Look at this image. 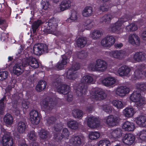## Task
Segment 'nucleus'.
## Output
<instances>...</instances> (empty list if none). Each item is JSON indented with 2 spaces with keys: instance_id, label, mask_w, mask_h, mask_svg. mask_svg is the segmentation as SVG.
I'll return each instance as SVG.
<instances>
[{
  "instance_id": "1",
  "label": "nucleus",
  "mask_w": 146,
  "mask_h": 146,
  "mask_svg": "<svg viewBox=\"0 0 146 146\" xmlns=\"http://www.w3.org/2000/svg\"><path fill=\"white\" fill-rule=\"evenodd\" d=\"M53 78L52 86L56 90L58 93L65 95L70 92V87L69 86L63 83V77L62 76L55 74L53 76Z\"/></svg>"
},
{
  "instance_id": "2",
  "label": "nucleus",
  "mask_w": 146,
  "mask_h": 146,
  "mask_svg": "<svg viewBox=\"0 0 146 146\" xmlns=\"http://www.w3.org/2000/svg\"><path fill=\"white\" fill-rule=\"evenodd\" d=\"M93 80L92 76L90 75L84 76L81 80L80 83L76 90V94L78 96H81L85 95L87 92V84L92 83Z\"/></svg>"
},
{
  "instance_id": "3",
  "label": "nucleus",
  "mask_w": 146,
  "mask_h": 146,
  "mask_svg": "<svg viewBox=\"0 0 146 146\" xmlns=\"http://www.w3.org/2000/svg\"><path fill=\"white\" fill-rule=\"evenodd\" d=\"M58 21L54 18L49 20L45 23V32L48 34H51L56 36L61 35L62 33L57 30Z\"/></svg>"
},
{
  "instance_id": "4",
  "label": "nucleus",
  "mask_w": 146,
  "mask_h": 146,
  "mask_svg": "<svg viewBox=\"0 0 146 146\" xmlns=\"http://www.w3.org/2000/svg\"><path fill=\"white\" fill-rule=\"evenodd\" d=\"M107 67V64L104 60L98 59L96 60V63H91L88 65V68L93 71L103 72Z\"/></svg>"
},
{
  "instance_id": "5",
  "label": "nucleus",
  "mask_w": 146,
  "mask_h": 146,
  "mask_svg": "<svg viewBox=\"0 0 146 146\" xmlns=\"http://www.w3.org/2000/svg\"><path fill=\"white\" fill-rule=\"evenodd\" d=\"M18 63L21 64H22V67L27 66L29 65L32 68H36L39 67V64L37 60L35 58L31 56L24 58L22 60H19L17 62Z\"/></svg>"
},
{
  "instance_id": "6",
  "label": "nucleus",
  "mask_w": 146,
  "mask_h": 146,
  "mask_svg": "<svg viewBox=\"0 0 146 146\" xmlns=\"http://www.w3.org/2000/svg\"><path fill=\"white\" fill-rule=\"evenodd\" d=\"M131 16L126 15H125L122 17L120 20L118 21L112 25L111 27L112 31L113 32L119 33L121 29L123 28V23L128 20H131Z\"/></svg>"
},
{
  "instance_id": "7",
  "label": "nucleus",
  "mask_w": 146,
  "mask_h": 146,
  "mask_svg": "<svg viewBox=\"0 0 146 146\" xmlns=\"http://www.w3.org/2000/svg\"><path fill=\"white\" fill-rule=\"evenodd\" d=\"M1 131L3 135L1 141L3 146H12L13 142L11 133L3 128H1Z\"/></svg>"
},
{
  "instance_id": "8",
  "label": "nucleus",
  "mask_w": 146,
  "mask_h": 146,
  "mask_svg": "<svg viewBox=\"0 0 146 146\" xmlns=\"http://www.w3.org/2000/svg\"><path fill=\"white\" fill-rule=\"evenodd\" d=\"M129 98L130 100L135 102L136 105L138 106H141L146 103L145 98L141 96L140 91H134L130 95Z\"/></svg>"
},
{
  "instance_id": "9",
  "label": "nucleus",
  "mask_w": 146,
  "mask_h": 146,
  "mask_svg": "<svg viewBox=\"0 0 146 146\" xmlns=\"http://www.w3.org/2000/svg\"><path fill=\"white\" fill-rule=\"evenodd\" d=\"M33 50L34 53L37 55L46 53L48 52L47 45L42 43H39L34 45Z\"/></svg>"
},
{
  "instance_id": "10",
  "label": "nucleus",
  "mask_w": 146,
  "mask_h": 146,
  "mask_svg": "<svg viewBox=\"0 0 146 146\" xmlns=\"http://www.w3.org/2000/svg\"><path fill=\"white\" fill-rule=\"evenodd\" d=\"M72 53L71 50H69L66 53L62 56V60L59 61L56 66V67L59 70L62 69L66 65L67 62L68 60L71 57Z\"/></svg>"
},
{
  "instance_id": "11",
  "label": "nucleus",
  "mask_w": 146,
  "mask_h": 146,
  "mask_svg": "<svg viewBox=\"0 0 146 146\" xmlns=\"http://www.w3.org/2000/svg\"><path fill=\"white\" fill-rule=\"evenodd\" d=\"M56 105V103L49 97L46 98L43 102L42 108L44 111H49Z\"/></svg>"
},
{
  "instance_id": "12",
  "label": "nucleus",
  "mask_w": 146,
  "mask_h": 146,
  "mask_svg": "<svg viewBox=\"0 0 146 146\" xmlns=\"http://www.w3.org/2000/svg\"><path fill=\"white\" fill-rule=\"evenodd\" d=\"M30 119L33 125H37L39 123L40 115L36 110H32L30 113Z\"/></svg>"
},
{
  "instance_id": "13",
  "label": "nucleus",
  "mask_w": 146,
  "mask_h": 146,
  "mask_svg": "<svg viewBox=\"0 0 146 146\" xmlns=\"http://www.w3.org/2000/svg\"><path fill=\"white\" fill-rule=\"evenodd\" d=\"M88 126L91 128H95L100 125V121L96 117L90 116L88 117L87 120Z\"/></svg>"
},
{
  "instance_id": "14",
  "label": "nucleus",
  "mask_w": 146,
  "mask_h": 146,
  "mask_svg": "<svg viewBox=\"0 0 146 146\" xmlns=\"http://www.w3.org/2000/svg\"><path fill=\"white\" fill-rule=\"evenodd\" d=\"M120 119L119 117L115 115L109 116L106 119V123L110 126H114L116 125L119 122Z\"/></svg>"
},
{
  "instance_id": "15",
  "label": "nucleus",
  "mask_w": 146,
  "mask_h": 146,
  "mask_svg": "<svg viewBox=\"0 0 146 146\" xmlns=\"http://www.w3.org/2000/svg\"><path fill=\"white\" fill-rule=\"evenodd\" d=\"M135 139V137L133 134L126 133L123 136L122 141L125 144L130 145L133 143Z\"/></svg>"
},
{
  "instance_id": "16",
  "label": "nucleus",
  "mask_w": 146,
  "mask_h": 146,
  "mask_svg": "<svg viewBox=\"0 0 146 146\" xmlns=\"http://www.w3.org/2000/svg\"><path fill=\"white\" fill-rule=\"evenodd\" d=\"M126 53L125 51L122 50H115L110 52V55L114 58L120 59L123 57Z\"/></svg>"
},
{
  "instance_id": "17",
  "label": "nucleus",
  "mask_w": 146,
  "mask_h": 146,
  "mask_svg": "<svg viewBox=\"0 0 146 146\" xmlns=\"http://www.w3.org/2000/svg\"><path fill=\"white\" fill-rule=\"evenodd\" d=\"M130 91L129 88L126 86H122L117 88L116 90V94L119 96H123L128 93Z\"/></svg>"
},
{
  "instance_id": "18",
  "label": "nucleus",
  "mask_w": 146,
  "mask_h": 146,
  "mask_svg": "<svg viewBox=\"0 0 146 146\" xmlns=\"http://www.w3.org/2000/svg\"><path fill=\"white\" fill-rule=\"evenodd\" d=\"M131 69L130 68L126 65H123L120 68L118 72L120 76H128L130 75Z\"/></svg>"
},
{
  "instance_id": "19",
  "label": "nucleus",
  "mask_w": 146,
  "mask_h": 146,
  "mask_svg": "<svg viewBox=\"0 0 146 146\" xmlns=\"http://www.w3.org/2000/svg\"><path fill=\"white\" fill-rule=\"evenodd\" d=\"M129 41L133 45H139L140 43V39L135 34L130 35L129 36Z\"/></svg>"
},
{
  "instance_id": "20",
  "label": "nucleus",
  "mask_w": 146,
  "mask_h": 146,
  "mask_svg": "<svg viewBox=\"0 0 146 146\" xmlns=\"http://www.w3.org/2000/svg\"><path fill=\"white\" fill-rule=\"evenodd\" d=\"M28 127L27 123L23 121H19L17 123V129L20 133H24Z\"/></svg>"
},
{
  "instance_id": "21",
  "label": "nucleus",
  "mask_w": 146,
  "mask_h": 146,
  "mask_svg": "<svg viewBox=\"0 0 146 146\" xmlns=\"http://www.w3.org/2000/svg\"><path fill=\"white\" fill-rule=\"evenodd\" d=\"M13 72L15 75L17 76L22 74L23 72L22 64L17 62L13 67Z\"/></svg>"
},
{
  "instance_id": "22",
  "label": "nucleus",
  "mask_w": 146,
  "mask_h": 146,
  "mask_svg": "<svg viewBox=\"0 0 146 146\" xmlns=\"http://www.w3.org/2000/svg\"><path fill=\"white\" fill-rule=\"evenodd\" d=\"M134 60L137 62H142L146 59V54L143 52H137L134 55Z\"/></svg>"
},
{
  "instance_id": "23",
  "label": "nucleus",
  "mask_w": 146,
  "mask_h": 146,
  "mask_svg": "<svg viewBox=\"0 0 146 146\" xmlns=\"http://www.w3.org/2000/svg\"><path fill=\"white\" fill-rule=\"evenodd\" d=\"M122 128L127 131H132L135 129V126L133 122L127 121L123 124Z\"/></svg>"
},
{
  "instance_id": "24",
  "label": "nucleus",
  "mask_w": 146,
  "mask_h": 146,
  "mask_svg": "<svg viewBox=\"0 0 146 146\" xmlns=\"http://www.w3.org/2000/svg\"><path fill=\"white\" fill-rule=\"evenodd\" d=\"M115 82V80L113 77H108L105 78L102 80V84L107 86H110L114 84Z\"/></svg>"
},
{
  "instance_id": "25",
  "label": "nucleus",
  "mask_w": 146,
  "mask_h": 146,
  "mask_svg": "<svg viewBox=\"0 0 146 146\" xmlns=\"http://www.w3.org/2000/svg\"><path fill=\"white\" fill-rule=\"evenodd\" d=\"M136 123L140 127H146V116L139 115L136 118Z\"/></svg>"
},
{
  "instance_id": "26",
  "label": "nucleus",
  "mask_w": 146,
  "mask_h": 146,
  "mask_svg": "<svg viewBox=\"0 0 146 146\" xmlns=\"http://www.w3.org/2000/svg\"><path fill=\"white\" fill-rule=\"evenodd\" d=\"M106 97V95L105 93L102 91L97 92L95 93L94 95L92 96V98L96 100H102L105 99Z\"/></svg>"
},
{
  "instance_id": "27",
  "label": "nucleus",
  "mask_w": 146,
  "mask_h": 146,
  "mask_svg": "<svg viewBox=\"0 0 146 146\" xmlns=\"http://www.w3.org/2000/svg\"><path fill=\"white\" fill-rule=\"evenodd\" d=\"M43 23L42 21L40 20H37L34 21L32 24L31 28L33 33L36 34L37 31H38L39 26Z\"/></svg>"
},
{
  "instance_id": "28",
  "label": "nucleus",
  "mask_w": 146,
  "mask_h": 146,
  "mask_svg": "<svg viewBox=\"0 0 146 146\" xmlns=\"http://www.w3.org/2000/svg\"><path fill=\"white\" fill-rule=\"evenodd\" d=\"M122 130L120 128H117L113 130L111 133V139L119 138L121 137L122 135Z\"/></svg>"
},
{
  "instance_id": "29",
  "label": "nucleus",
  "mask_w": 146,
  "mask_h": 146,
  "mask_svg": "<svg viewBox=\"0 0 146 146\" xmlns=\"http://www.w3.org/2000/svg\"><path fill=\"white\" fill-rule=\"evenodd\" d=\"M71 1L69 0L63 1L61 3L59 7L61 11H63L68 9L70 6Z\"/></svg>"
},
{
  "instance_id": "30",
  "label": "nucleus",
  "mask_w": 146,
  "mask_h": 146,
  "mask_svg": "<svg viewBox=\"0 0 146 146\" xmlns=\"http://www.w3.org/2000/svg\"><path fill=\"white\" fill-rule=\"evenodd\" d=\"M93 11V8L90 6L86 7L83 10L82 14L83 16L88 17L91 16Z\"/></svg>"
},
{
  "instance_id": "31",
  "label": "nucleus",
  "mask_w": 146,
  "mask_h": 146,
  "mask_svg": "<svg viewBox=\"0 0 146 146\" xmlns=\"http://www.w3.org/2000/svg\"><path fill=\"white\" fill-rule=\"evenodd\" d=\"M70 142L74 145L79 146L81 144V139L80 137L78 136H75L70 139Z\"/></svg>"
},
{
  "instance_id": "32",
  "label": "nucleus",
  "mask_w": 146,
  "mask_h": 146,
  "mask_svg": "<svg viewBox=\"0 0 146 146\" xmlns=\"http://www.w3.org/2000/svg\"><path fill=\"white\" fill-rule=\"evenodd\" d=\"M87 42V38L82 37L78 38L77 40V44L78 47L82 48L86 44Z\"/></svg>"
},
{
  "instance_id": "33",
  "label": "nucleus",
  "mask_w": 146,
  "mask_h": 146,
  "mask_svg": "<svg viewBox=\"0 0 146 146\" xmlns=\"http://www.w3.org/2000/svg\"><path fill=\"white\" fill-rule=\"evenodd\" d=\"M134 110L132 108H127L123 110V113L126 117H130L134 114Z\"/></svg>"
},
{
  "instance_id": "34",
  "label": "nucleus",
  "mask_w": 146,
  "mask_h": 146,
  "mask_svg": "<svg viewBox=\"0 0 146 146\" xmlns=\"http://www.w3.org/2000/svg\"><path fill=\"white\" fill-rule=\"evenodd\" d=\"M77 73L76 72L70 69L67 72L66 77L69 79H74L77 77Z\"/></svg>"
},
{
  "instance_id": "35",
  "label": "nucleus",
  "mask_w": 146,
  "mask_h": 146,
  "mask_svg": "<svg viewBox=\"0 0 146 146\" xmlns=\"http://www.w3.org/2000/svg\"><path fill=\"white\" fill-rule=\"evenodd\" d=\"M4 121L5 124L7 125H12L13 122V116L10 114H6L4 117Z\"/></svg>"
},
{
  "instance_id": "36",
  "label": "nucleus",
  "mask_w": 146,
  "mask_h": 146,
  "mask_svg": "<svg viewBox=\"0 0 146 146\" xmlns=\"http://www.w3.org/2000/svg\"><path fill=\"white\" fill-rule=\"evenodd\" d=\"M112 17V16L111 14H106L101 18L100 22L105 24L109 23Z\"/></svg>"
},
{
  "instance_id": "37",
  "label": "nucleus",
  "mask_w": 146,
  "mask_h": 146,
  "mask_svg": "<svg viewBox=\"0 0 146 146\" xmlns=\"http://www.w3.org/2000/svg\"><path fill=\"white\" fill-rule=\"evenodd\" d=\"M6 98L5 96L0 100V115H3L4 114V112L5 109V106L6 105L5 103V100H6Z\"/></svg>"
},
{
  "instance_id": "38",
  "label": "nucleus",
  "mask_w": 146,
  "mask_h": 146,
  "mask_svg": "<svg viewBox=\"0 0 146 146\" xmlns=\"http://www.w3.org/2000/svg\"><path fill=\"white\" fill-rule=\"evenodd\" d=\"M67 125L70 129L75 130L78 129V122L75 120H71L68 121Z\"/></svg>"
},
{
  "instance_id": "39",
  "label": "nucleus",
  "mask_w": 146,
  "mask_h": 146,
  "mask_svg": "<svg viewBox=\"0 0 146 146\" xmlns=\"http://www.w3.org/2000/svg\"><path fill=\"white\" fill-rule=\"evenodd\" d=\"M39 135L41 139L45 140L49 136V133L46 130L42 129L40 131Z\"/></svg>"
},
{
  "instance_id": "40",
  "label": "nucleus",
  "mask_w": 146,
  "mask_h": 146,
  "mask_svg": "<svg viewBox=\"0 0 146 146\" xmlns=\"http://www.w3.org/2000/svg\"><path fill=\"white\" fill-rule=\"evenodd\" d=\"M112 103L113 105L118 109H121L124 107L123 103L119 100H113L112 102Z\"/></svg>"
},
{
  "instance_id": "41",
  "label": "nucleus",
  "mask_w": 146,
  "mask_h": 146,
  "mask_svg": "<svg viewBox=\"0 0 146 146\" xmlns=\"http://www.w3.org/2000/svg\"><path fill=\"white\" fill-rule=\"evenodd\" d=\"M56 119L54 116L48 117L46 119L47 124L49 126L52 125L56 123Z\"/></svg>"
},
{
  "instance_id": "42",
  "label": "nucleus",
  "mask_w": 146,
  "mask_h": 146,
  "mask_svg": "<svg viewBox=\"0 0 146 146\" xmlns=\"http://www.w3.org/2000/svg\"><path fill=\"white\" fill-rule=\"evenodd\" d=\"M136 87L138 90H140L143 92L146 91V84L145 83H138L136 84Z\"/></svg>"
},
{
  "instance_id": "43",
  "label": "nucleus",
  "mask_w": 146,
  "mask_h": 146,
  "mask_svg": "<svg viewBox=\"0 0 146 146\" xmlns=\"http://www.w3.org/2000/svg\"><path fill=\"white\" fill-rule=\"evenodd\" d=\"M143 71L136 70L134 72L133 78L135 80L140 79L143 76Z\"/></svg>"
},
{
  "instance_id": "44",
  "label": "nucleus",
  "mask_w": 146,
  "mask_h": 146,
  "mask_svg": "<svg viewBox=\"0 0 146 146\" xmlns=\"http://www.w3.org/2000/svg\"><path fill=\"white\" fill-rule=\"evenodd\" d=\"M103 35L102 32L99 31H93L92 35V38L94 39H97Z\"/></svg>"
},
{
  "instance_id": "45",
  "label": "nucleus",
  "mask_w": 146,
  "mask_h": 146,
  "mask_svg": "<svg viewBox=\"0 0 146 146\" xmlns=\"http://www.w3.org/2000/svg\"><path fill=\"white\" fill-rule=\"evenodd\" d=\"M100 136V133L96 131L91 132L89 135L90 138L92 140L97 139Z\"/></svg>"
},
{
  "instance_id": "46",
  "label": "nucleus",
  "mask_w": 146,
  "mask_h": 146,
  "mask_svg": "<svg viewBox=\"0 0 146 146\" xmlns=\"http://www.w3.org/2000/svg\"><path fill=\"white\" fill-rule=\"evenodd\" d=\"M73 115L75 118H79L82 115L83 112L82 111L76 109L73 111Z\"/></svg>"
},
{
  "instance_id": "47",
  "label": "nucleus",
  "mask_w": 146,
  "mask_h": 146,
  "mask_svg": "<svg viewBox=\"0 0 146 146\" xmlns=\"http://www.w3.org/2000/svg\"><path fill=\"white\" fill-rule=\"evenodd\" d=\"M77 57L79 59H83L87 56V53L85 51H81L77 53Z\"/></svg>"
},
{
  "instance_id": "48",
  "label": "nucleus",
  "mask_w": 146,
  "mask_h": 146,
  "mask_svg": "<svg viewBox=\"0 0 146 146\" xmlns=\"http://www.w3.org/2000/svg\"><path fill=\"white\" fill-rule=\"evenodd\" d=\"M9 75V73L7 71H2L0 72V81H2L6 79Z\"/></svg>"
},
{
  "instance_id": "49",
  "label": "nucleus",
  "mask_w": 146,
  "mask_h": 146,
  "mask_svg": "<svg viewBox=\"0 0 146 146\" xmlns=\"http://www.w3.org/2000/svg\"><path fill=\"white\" fill-rule=\"evenodd\" d=\"M110 46L113 44L115 42V39L114 37L111 35H108L106 37Z\"/></svg>"
},
{
  "instance_id": "50",
  "label": "nucleus",
  "mask_w": 146,
  "mask_h": 146,
  "mask_svg": "<svg viewBox=\"0 0 146 146\" xmlns=\"http://www.w3.org/2000/svg\"><path fill=\"white\" fill-rule=\"evenodd\" d=\"M109 8V5L106 3H103L101 4L100 7V9L103 12L108 11Z\"/></svg>"
},
{
  "instance_id": "51",
  "label": "nucleus",
  "mask_w": 146,
  "mask_h": 146,
  "mask_svg": "<svg viewBox=\"0 0 146 146\" xmlns=\"http://www.w3.org/2000/svg\"><path fill=\"white\" fill-rule=\"evenodd\" d=\"M126 29L128 31H133L137 30V27L134 24L132 23L127 26Z\"/></svg>"
},
{
  "instance_id": "52",
  "label": "nucleus",
  "mask_w": 146,
  "mask_h": 146,
  "mask_svg": "<svg viewBox=\"0 0 146 146\" xmlns=\"http://www.w3.org/2000/svg\"><path fill=\"white\" fill-rule=\"evenodd\" d=\"M29 138L32 141H35L36 139V136L34 131H30L28 134Z\"/></svg>"
},
{
  "instance_id": "53",
  "label": "nucleus",
  "mask_w": 146,
  "mask_h": 146,
  "mask_svg": "<svg viewBox=\"0 0 146 146\" xmlns=\"http://www.w3.org/2000/svg\"><path fill=\"white\" fill-rule=\"evenodd\" d=\"M102 109L105 112L109 113L111 112V106L108 104H104L102 106Z\"/></svg>"
},
{
  "instance_id": "54",
  "label": "nucleus",
  "mask_w": 146,
  "mask_h": 146,
  "mask_svg": "<svg viewBox=\"0 0 146 146\" xmlns=\"http://www.w3.org/2000/svg\"><path fill=\"white\" fill-rule=\"evenodd\" d=\"M139 137L143 141H146V130H143L140 132Z\"/></svg>"
},
{
  "instance_id": "55",
  "label": "nucleus",
  "mask_w": 146,
  "mask_h": 146,
  "mask_svg": "<svg viewBox=\"0 0 146 146\" xmlns=\"http://www.w3.org/2000/svg\"><path fill=\"white\" fill-rule=\"evenodd\" d=\"M109 141L107 140H103L100 141L98 146H109L110 144Z\"/></svg>"
},
{
  "instance_id": "56",
  "label": "nucleus",
  "mask_w": 146,
  "mask_h": 146,
  "mask_svg": "<svg viewBox=\"0 0 146 146\" xmlns=\"http://www.w3.org/2000/svg\"><path fill=\"white\" fill-rule=\"evenodd\" d=\"M63 137L62 134L61 133H56L54 135V138L57 141H61Z\"/></svg>"
},
{
  "instance_id": "57",
  "label": "nucleus",
  "mask_w": 146,
  "mask_h": 146,
  "mask_svg": "<svg viewBox=\"0 0 146 146\" xmlns=\"http://www.w3.org/2000/svg\"><path fill=\"white\" fill-rule=\"evenodd\" d=\"M80 68V65L78 63L74 62L73 63L70 69H72L75 72L79 70Z\"/></svg>"
},
{
  "instance_id": "58",
  "label": "nucleus",
  "mask_w": 146,
  "mask_h": 146,
  "mask_svg": "<svg viewBox=\"0 0 146 146\" xmlns=\"http://www.w3.org/2000/svg\"><path fill=\"white\" fill-rule=\"evenodd\" d=\"M101 44L102 46L104 47H110L106 37L102 40Z\"/></svg>"
},
{
  "instance_id": "59",
  "label": "nucleus",
  "mask_w": 146,
  "mask_h": 146,
  "mask_svg": "<svg viewBox=\"0 0 146 146\" xmlns=\"http://www.w3.org/2000/svg\"><path fill=\"white\" fill-rule=\"evenodd\" d=\"M78 18V15L77 12L75 11H72L70 19L72 20H76Z\"/></svg>"
},
{
  "instance_id": "60",
  "label": "nucleus",
  "mask_w": 146,
  "mask_h": 146,
  "mask_svg": "<svg viewBox=\"0 0 146 146\" xmlns=\"http://www.w3.org/2000/svg\"><path fill=\"white\" fill-rule=\"evenodd\" d=\"M61 134H62L63 137H68L69 134V132L67 128L64 129L62 131V133Z\"/></svg>"
},
{
  "instance_id": "61",
  "label": "nucleus",
  "mask_w": 146,
  "mask_h": 146,
  "mask_svg": "<svg viewBox=\"0 0 146 146\" xmlns=\"http://www.w3.org/2000/svg\"><path fill=\"white\" fill-rule=\"evenodd\" d=\"M29 104V102L27 100H23L22 101V107L23 108L27 109L28 108Z\"/></svg>"
},
{
  "instance_id": "62",
  "label": "nucleus",
  "mask_w": 146,
  "mask_h": 146,
  "mask_svg": "<svg viewBox=\"0 0 146 146\" xmlns=\"http://www.w3.org/2000/svg\"><path fill=\"white\" fill-rule=\"evenodd\" d=\"M41 4L42 7V9L45 10L47 9L48 8L49 3L47 1H42Z\"/></svg>"
},
{
  "instance_id": "63",
  "label": "nucleus",
  "mask_w": 146,
  "mask_h": 146,
  "mask_svg": "<svg viewBox=\"0 0 146 146\" xmlns=\"http://www.w3.org/2000/svg\"><path fill=\"white\" fill-rule=\"evenodd\" d=\"M38 84L42 86V89H44L45 88L46 86V82L44 80L40 81L38 82Z\"/></svg>"
},
{
  "instance_id": "64",
  "label": "nucleus",
  "mask_w": 146,
  "mask_h": 146,
  "mask_svg": "<svg viewBox=\"0 0 146 146\" xmlns=\"http://www.w3.org/2000/svg\"><path fill=\"white\" fill-rule=\"evenodd\" d=\"M9 34L4 33H2L1 34V40H4L8 37Z\"/></svg>"
}]
</instances>
